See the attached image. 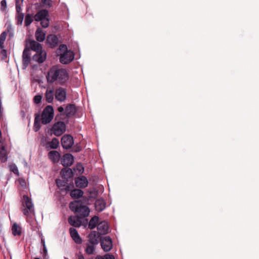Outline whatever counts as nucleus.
Listing matches in <instances>:
<instances>
[{"label": "nucleus", "instance_id": "obj_1", "mask_svg": "<svg viewBox=\"0 0 259 259\" xmlns=\"http://www.w3.org/2000/svg\"><path fill=\"white\" fill-rule=\"evenodd\" d=\"M54 116V110L52 106L47 105L44 109L40 119V115L39 112L35 114L33 130L38 132L40 127V122L42 124L46 125L50 123Z\"/></svg>", "mask_w": 259, "mask_h": 259}, {"label": "nucleus", "instance_id": "obj_2", "mask_svg": "<svg viewBox=\"0 0 259 259\" xmlns=\"http://www.w3.org/2000/svg\"><path fill=\"white\" fill-rule=\"evenodd\" d=\"M46 77L48 82L53 83L58 80L60 84L63 85L69 77L66 69L53 66L50 69Z\"/></svg>", "mask_w": 259, "mask_h": 259}, {"label": "nucleus", "instance_id": "obj_3", "mask_svg": "<svg viewBox=\"0 0 259 259\" xmlns=\"http://www.w3.org/2000/svg\"><path fill=\"white\" fill-rule=\"evenodd\" d=\"M69 207L72 211L78 214V216L81 217V219L88 217L90 213L89 208L87 206L82 205L80 201L71 202Z\"/></svg>", "mask_w": 259, "mask_h": 259}, {"label": "nucleus", "instance_id": "obj_4", "mask_svg": "<svg viewBox=\"0 0 259 259\" xmlns=\"http://www.w3.org/2000/svg\"><path fill=\"white\" fill-rule=\"evenodd\" d=\"M22 205L25 207L22 209L24 215L28 216L29 213L34 214V209L31 198L27 195H24L22 197Z\"/></svg>", "mask_w": 259, "mask_h": 259}, {"label": "nucleus", "instance_id": "obj_5", "mask_svg": "<svg viewBox=\"0 0 259 259\" xmlns=\"http://www.w3.org/2000/svg\"><path fill=\"white\" fill-rule=\"evenodd\" d=\"M89 243L87 245L85 251L90 255L93 253L95 250L94 245L97 244V233L96 231H92L88 235Z\"/></svg>", "mask_w": 259, "mask_h": 259}, {"label": "nucleus", "instance_id": "obj_6", "mask_svg": "<svg viewBox=\"0 0 259 259\" xmlns=\"http://www.w3.org/2000/svg\"><path fill=\"white\" fill-rule=\"evenodd\" d=\"M98 242H100L101 248L105 252H109L112 248V240L109 236L98 235Z\"/></svg>", "mask_w": 259, "mask_h": 259}, {"label": "nucleus", "instance_id": "obj_7", "mask_svg": "<svg viewBox=\"0 0 259 259\" xmlns=\"http://www.w3.org/2000/svg\"><path fill=\"white\" fill-rule=\"evenodd\" d=\"M66 129V123L64 121H58L56 122L50 129L51 133L56 136L59 137L65 132Z\"/></svg>", "mask_w": 259, "mask_h": 259}, {"label": "nucleus", "instance_id": "obj_8", "mask_svg": "<svg viewBox=\"0 0 259 259\" xmlns=\"http://www.w3.org/2000/svg\"><path fill=\"white\" fill-rule=\"evenodd\" d=\"M61 145L64 149H69L74 144V140L71 135L66 134L61 138Z\"/></svg>", "mask_w": 259, "mask_h": 259}, {"label": "nucleus", "instance_id": "obj_9", "mask_svg": "<svg viewBox=\"0 0 259 259\" xmlns=\"http://www.w3.org/2000/svg\"><path fill=\"white\" fill-rule=\"evenodd\" d=\"M74 58V54L71 50L66 51L60 55V62L63 64H68L71 62Z\"/></svg>", "mask_w": 259, "mask_h": 259}, {"label": "nucleus", "instance_id": "obj_10", "mask_svg": "<svg viewBox=\"0 0 259 259\" xmlns=\"http://www.w3.org/2000/svg\"><path fill=\"white\" fill-rule=\"evenodd\" d=\"M31 61L30 53L28 44H26L25 46L24 50L23 52L22 55V63L23 66L26 68Z\"/></svg>", "mask_w": 259, "mask_h": 259}, {"label": "nucleus", "instance_id": "obj_11", "mask_svg": "<svg viewBox=\"0 0 259 259\" xmlns=\"http://www.w3.org/2000/svg\"><path fill=\"white\" fill-rule=\"evenodd\" d=\"M47 58V52L45 50L41 49L35 53L32 57V60L39 64L44 63Z\"/></svg>", "mask_w": 259, "mask_h": 259}, {"label": "nucleus", "instance_id": "obj_12", "mask_svg": "<svg viewBox=\"0 0 259 259\" xmlns=\"http://www.w3.org/2000/svg\"><path fill=\"white\" fill-rule=\"evenodd\" d=\"M109 232V228L106 221H101L98 217V235H105Z\"/></svg>", "mask_w": 259, "mask_h": 259}, {"label": "nucleus", "instance_id": "obj_13", "mask_svg": "<svg viewBox=\"0 0 259 259\" xmlns=\"http://www.w3.org/2000/svg\"><path fill=\"white\" fill-rule=\"evenodd\" d=\"M46 43L51 48H55L59 45V38L55 34H49L46 39Z\"/></svg>", "mask_w": 259, "mask_h": 259}, {"label": "nucleus", "instance_id": "obj_14", "mask_svg": "<svg viewBox=\"0 0 259 259\" xmlns=\"http://www.w3.org/2000/svg\"><path fill=\"white\" fill-rule=\"evenodd\" d=\"M74 162V157L70 153H66L63 155L61 160V163L63 166H71Z\"/></svg>", "mask_w": 259, "mask_h": 259}, {"label": "nucleus", "instance_id": "obj_15", "mask_svg": "<svg viewBox=\"0 0 259 259\" xmlns=\"http://www.w3.org/2000/svg\"><path fill=\"white\" fill-rule=\"evenodd\" d=\"M26 44H27V43H28L29 45V46H28L29 51L30 50H32L36 53H38V51L42 49V45L33 39H27L26 40Z\"/></svg>", "mask_w": 259, "mask_h": 259}, {"label": "nucleus", "instance_id": "obj_16", "mask_svg": "<svg viewBox=\"0 0 259 259\" xmlns=\"http://www.w3.org/2000/svg\"><path fill=\"white\" fill-rule=\"evenodd\" d=\"M55 98L60 102L64 101L66 99V90L60 87L56 90Z\"/></svg>", "mask_w": 259, "mask_h": 259}, {"label": "nucleus", "instance_id": "obj_17", "mask_svg": "<svg viewBox=\"0 0 259 259\" xmlns=\"http://www.w3.org/2000/svg\"><path fill=\"white\" fill-rule=\"evenodd\" d=\"M60 171V175L62 178L66 180L67 181H69V179L72 178L74 176V172L68 166H64Z\"/></svg>", "mask_w": 259, "mask_h": 259}, {"label": "nucleus", "instance_id": "obj_18", "mask_svg": "<svg viewBox=\"0 0 259 259\" xmlns=\"http://www.w3.org/2000/svg\"><path fill=\"white\" fill-rule=\"evenodd\" d=\"M77 111V108L75 104H69L65 107V116L67 117H71L74 116Z\"/></svg>", "mask_w": 259, "mask_h": 259}, {"label": "nucleus", "instance_id": "obj_19", "mask_svg": "<svg viewBox=\"0 0 259 259\" xmlns=\"http://www.w3.org/2000/svg\"><path fill=\"white\" fill-rule=\"evenodd\" d=\"M81 217L71 215L68 218L69 224L74 227H79L81 225Z\"/></svg>", "mask_w": 259, "mask_h": 259}, {"label": "nucleus", "instance_id": "obj_20", "mask_svg": "<svg viewBox=\"0 0 259 259\" xmlns=\"http://www.w3.org/2000/svg\"><path fill=\"white\" fill-rule=\"evenodd\" d=\"M49 16V11L47 9H42L36 13L34 16V19L38 22Z\"/></svg>", "mask_w": 259, "mask_h": 259}, {"label": "nucleus", "instance_id": "obj_21", "mask_svg": "<svg viewBox=\"0 0 259 259\" xmlns=\"http://www.w3.org/2000/svg\"><path fill=\"white\" fill-rule=\"evenodd\" d=\"M75 184L76 187L84 188L88 186V181L85 177L82 176L75 179Z\"/></svg>", "mask_w": 259, "mask_h": 259}, {"label": "nucleus", "instance_id": "obj_22", "mask_svg": "<svg viewBox=\"0 0 259 259\" xmlns=\"http://www.w3.org/2000/svg\"><path fill=\"white\" fill-rule=\"evenodd\" d=\"M48 156L54 162H57L61 157V154L58 151L53 150L49 152Z\"/></svg>", "mask_w": 259, "mask_h": 259}, {"label": "nucleus", "instance_id": "obj_23", "mask_svg": "<svg viewBox=\"0 0 259 259\" xmlns=\"http://www.w3.org/2000/svg\"><path fill=\"white\" fill-rule=\"evenodd\" d=\"M45 33L39 28H37L35 33V36L36 40L38 42H42L45 39Z\"/></svg>", "mask_w": 259, "mask_h": 259}, {"label": "nucleus", "instance_id": "obj_24", "mask_svg": "<svg viewBox=\"0 0 259 259\" xmlns=\"http://www.w3.org/2000/svg\"><path fill=\"white\" fill-rule=\"evenodd\" d=\"M83 194V191L80 189H74L70 192V195L73 199H78L82 197Z\"/></svg>", "mask_w": 259, "mask_h": 259}, {"label": "nucleus", "instance_id": "obj_25", "mask_svg": "<svg viewBox=\"0 0 259 259\" xmlns=\"http://www.w3.org/2000/svg\"><path fill=\"white\" fill-rule=\"evenodd\" d=\"M59 145V142L56 138H53L51 142H49L47 144V147L48 146L51 148L56 149Z\"/></svg>", "mask_w": 259, "mask_h": 259}, {"label": "nucleus", "instance_id": "obj_26", "mask_svg": "<svg viewBox=\"0 0 259 259\" xmlns=\"http://www.w3.org/2000/svg\"><path fill=\"white\" fill-rule=\"evenodd\" d=\"M106 207V202L103 198H98V212L103 211Z\"/></svg>", "mask_w": 259, "mask_h": 259}, {"label": "nucleus", "instance_id": "obj_27", "mask_svg": "<svg viewBox=\"0 0 259 259\" xmlns=\"http://www.w3.org/2000/svg\"><path fill=\"white\" fill-rule=\"evenodd\" d=\"M45 96L47 102L49 103H52L54 99L53 90H50L49 91L47 90L45 94Z\"/></svg>", "mask_w": 259, "mask_h": 259}, {"label": "nucleus", "instance_id": "obj_28", "mask_svg": "<svg viewBox=\"0 0 259 259\" xmlns=\"http://www.w3.org/2000/svg\"><path fill=\"white\" fill-rule=\"evenodd\" d=\"M97 226V215H95L90 220L89 223L88 227L90 229L92 230Z\"/></svg>", "mask_w": 259, "mask_h": 259}, {"label": "nucleus", "instance_id": "obj_29", "mask_svg": "<svg viewBox=\"0 0 259 259\" xmlns=\"http://www.w3.org/2000/svg\"><path fill=\"white\" fill-rule=\"evenodd\" d=\"M39 1L42 7H46L47 9H50L53 6L52 0H39Z\"/></svg>", "mask_w": 259, "mask_h": 259}, {"label": "nucleus", "instance_id": "obj_30", "mask_svg": "<svg viewBox=\"0 0 259 259\" xmlns=\"http://www.w3.org/2000/svg\"><path fill=\"white\" fill-rule=\"evenodd\" d=\"M12 231L13 235H20L21 234V228L16 224H14L12 228Z\"/></svg>", "mask_w": 259, "mask_h": 259}, {"label": "nucleus", "instance_id": "obj_31", "mask_svg": "<svg viewBox=\"0 0 259 259\" xmlns=\"http://www.w3.org/2000/svg\"><path fill=\"white\" fill-rule=\"evenodd\" d=\"M7 36V32L4 31L0 35V49L5 48L4 42Z\"/></svg>", "mask_w": 259, "mask_h": 259}, {"label": "nucleus", "instance_id": "obj_32", "mask_svg": "<svg viewBox=\"0 0 259 259\" xmlns=\"http://www.w3.org/2000/svg\"><path fill=\"white\" fill-rule=\"evenodd\" d=\"M55 181L57 186L60 189L64 188L68 182L66 180H62L59 179H56Z\"/></svg>", "mask_w": 259, "mask_h": 259}, {"label": "nucleus", "instance_id": "obj_33", "mask_svg": "<svg viewBox=\"0 0 259 259\" xmlns=\"http://www.w3.org/2000/svg\"><path fill=\"white\" fill-rule=\"evenodd\" d=\"M75 171H77L79 175L82 174L84 171V167L80 163H77L75 167L73 168Z\"/></svg>", "mask_w": 259, "mask_h": 259}, {"label": "nucleus", "instance_id": "obj_34", "mask_svg": "<svg viewBox=\"0 0 259 259\" xmlns=\"http://www.w3.org/2000/svg\"><path fill=\"white\" fill-rule=\"evenodd\" d=\"M8 151H0V161L2 163H4L8 159Z\"/></svg>", "mask_w": 259, "mask_h": 259}, {"label": "nucleus", "instance_id": "obj_35", "mask_svg": "<svg viewBox=\"0 0 259 259\" xmlns=\"http://www.w3.org/2000/svg\"><path fill=\"white\" fill-rule=\"evenodd\" d=\"M33 22V18L32 16L30 14H27L25 16V25L26 26H29L32 22Z\"/></svg>", "mask_w": 259, "mask_h": 259}, {"label": "nucleus", "instance_id": "obj_36", "mask_svg": "<svg viewBox=\"0 0 259 259\" xmlns=\"http://www.w3.org/2000/svg\"><path fill=\"white\" fill-rule=\"evenodd\" d=\"M64 115H61L58 117V118H56V116H55V120L57 121H65V123L67 124L69 122V117H67L66 116H65V114H63Z\"/></svg>", "mask_w": 259, "mask_h": 259}, {"label": "nucleus", "instance_id": "obj_37", "mask_svg": "<svg viewBox=\"0 0 259 259\" xmlns=\"http://www.w3.org/2000/svg\"><path fill=\"white\" fill-rule=\"evenodd\" d=\"M49 17H47L40 21V24L43 28H47L49 26Z\"/></svg>", "mask_w": 259, "mask_h": 259}, {"label": "nucleus", "instance_id": "obj_38", "mask_svg": "<svg viewBox=\"0 0 259 259\" xmlns=\"http://www.w3.org/2000/svg\"><path fill=\"white\" fill-rule=\"evenodd\" d=\"M1 49V51L0 52V55L1 56V60H5L7 58V57H8L7 51L6 50L4 49V48Z\"/></svg>", "mask_w": 259, "mask_h": 259}, {"label": "nucleus", "instance_id": "obj_39", "mask_svg": "<svg viewBox=\"0 0 259 259\" xmlns=\"http://www.w3.org/2000/svg\"><path fill=\"white\" fill-rule=\"evenodd\" d=\"M9 167H10L11 171L13 172L14 174H15L17 175H19V171H18L17 166L15 165V164H14V163L11 164Z\"/></svg>", "mask_w": 259, "mask_h": 259}, {"label": "nucleus", "instance_id": "obj_40", "mask_svg": "<svg viewBox=\"0 0 259 259\" xmlns=\"http://www.w3.org/2000/svg\"><path fill=\"white\" fill-rule=\"evenodd\" d=\"M98 259H115L113 254L106 253L103 256L98 255Z\"/></svg>", "mask_w": 259, "mask_h": 259}, {"label": "nucleus", "instance_id": "obj_41", "mask_svg": "<svg viewBox=\"0 0 259 259\" xmlns=\"http://www.w3.org/2000/svg\"><path fill=\"white\" fill-rule=\"evenodd\" d=\"M66 51H68L67 50V47L66 45L65 44H62V45H60L59 48L58 49L57 51V52L58 53H60V52H66Z\"/></svg>", "mask_w": 259, "mask_h": 259}, {"label": "nucleus", "instance_id": "obj_42", "mask_svg": "<svg viewBox=\"0 0 259 259\" xmlns=\"http://www.w3.org/2000/svg\"><path fill=\"white\" fill-rule=\"evenodd\" d=\"M73 188H74V185L73 184H70V185H65V186L64 188H61V191H65L66 192L70 191V192L72 190V189Z\"/></svg>", "mask_w": 259, "mask_h": 259}, {"label": "nucleus", "instance_id": "obj_43", "mask_svg": "<svg viewBox=\"0 0 259 259\" xmlns=\"http://www.w3.org/2000/svg\"><path fill=\"white\" fill-rule=\"evenodd\" d=\"M24 16V14L23 13L18 14L17 16H16V19L17 21L18 24H22Z\"/></svg>", "mask_w": 259, "mask_h": 259}, {"label": "nucleus", "instance_id": "obj_44", "mask_svg": "<svg viewBox=\"0 0 259 259\" xmlns=\"http://www.w3.org/2000/svg\"><path fill=\"white\" fill-rule=\"evenodd\" d=\"M71 152H79L82 150L81 147L78 144H76L71 148Z\"/></svg>", "mask_w": 259, "mask_h": 259}, {"label": "nucleus", "instance_id": "obj_45", "mask_svg": "<svg viewBox=\"0 0 259 259\" xmlns=\"http://www.w3.org/2000/svg\"><path fill=\"white\" fill-rule=\"evenodd\" d=\"M57 110L59 113L56 115L57 118H58V117L61 115H64L63 114H65V110H64V108L62 106L59 107Z\"/></svg>", "mask_w": 259, "mask_h": 259}, {"label": "nucleus", "instance_id": "obj_46", "mask_svg": "<svg viewBox=\"0 0 259 259\" xmlns=\"http://www.w3.org/2000/svg\"><path fill=\"white\" fill-rule=\"evenodd\" d=\"M69 233L72 238L78 234L77 231L74 228L69 229Z\"/></svg>", "mask_w": 259, "mask_h": 259}, {"label": "nucleus", "instance_id": "obj_47", "mask_svg": "<svg viewBox=\"0 0 259 259\" xmlns=\"http://www.w3.org/2000/svg\"><path fill=\"white\" fill-rule=\"evenodd\" d=\"M7 9V2L6 0H2L1 2V10L3 12L6 11Z\"/></svg>", "mask_w": 259, "mask_h": 259}, {"label": "nucleus", "instance_id": "obj_48", "mask_svg": "<svg viewBox=\"0 0 259 259\" xmlns=\"http://www.w3.org/2000/svg\"><path fill=\"white\" fill-rule=\"evenodd\" d=\"M41 99L42 96L41 95H36L33 98V101L35 104H38L41 103Z\"/></svg>", "mask_w": 259, "mask_h": 259}, {"label": "nucleus", "instance_id": "obj_49", "mask_svg": "<svg viewBox=\"0 0 259 259\" xmlns=\"http://www.w3.org/2000/svg\"><path fill=\"white\" fill-rule=\"evenodd\" d=\"M72 239L77 244H80L82 243V239L79 236V234L73 237Z\"/></svg>", "mask_w": 259, "mask_h": 259}, {"label": "nucleus", "instance_id": "obj_50", "mask_svg": "<svg viewBox=\"0 0 259 259\" xmlns=\"http://www.w3.org/2000/svg\"><path fill=\"white\" fill-rule=\"evenodd\" d=\"M12 28L11 25L8 26L7 27L6 30L5 31L7 32V34H9V36L10 38H11L13 36L14 34L12 32Z\"/></svg>", "mask_w": 259, "mask_h": 259}, {"label": "nucleus", "instance_id": "obj_51", "mask_svg": "<svg viewBox=\"0 0 259 259\" xmlns=\"http://www.w3.org/2000/svg\"><path fill=\"white\" fill-rule=\"evenodd\" d=\"M16 3V10L17 11V13L18 14L21 13L20 12L21 11V8L20 6V5L19 4V2L17 1V2H15Z\"/></svg>", "mask_w": 259, "mask_h": 259}, {"label": "nucleus", "instance_id": "obj_52", "mask_svg": "<svg viewBox=\"0 0 259 259\" xmlns=\"http://www.w3.org/2000/svg\"><path fill=\"white\" fill-rule=\"evenodd\" d=\"M20 185L23 187H25L26 186V183L25 180L22 178H19L18 180Z\"/></svg>", "mask_w": 259, "mask_h": 259}, {"label": "nucleus", "instance_id": "obj_53", "mask_svg": "<svg viewBox=\"0 0 259 259\" xmlns=\"http://www.w3.org/2000/svg\"><path fill=\"white\" fill-rule=\"evenodd\" d=\"M7 144L5 139H1L0 140V148L2 147H7Z\"/></svg>", "mask_w": 259, "mask_h": 259}, {"label": "nucleus", "instance_id": "obj_54", "mask_svg": "<svg viewBox=\"0 0 259 259\" xmlns=\"http://www.w3.org/2000/svg\"><path fill=\"white\" fill-rule=\"evenodd\" d=\"M47 255V249L45 245H44L43 247V256L44 258Z\"/></svg>", "mask_w": 259, "mask_h": 259}, {"label": "nucleus", "instance_id": "obj_55", "mask_svg": "<svg viewBox=\"0 0 259 259\" xmlns=\"http://www.w3.org/2000/svg\"><path fill=\"white\" fill-rule=\"evenodd\" d=\"M104 190V187L101 185H98V193L99 192H103Z\"/></svg>", "mask_w": 259, "mask_h": 259}, {"label": "nucleus", "instance_id": "obj_56", "mask_svg": "<svg viewBox=\"0 0 259 259\" xmlns=\"http://www.w3.org/2000/svg\"><path fill=\"white\" fill-rule=\"evenodd\" d=\"M78 259H84L83 254L81 252H79V255L78 256Z\"/></svg>", "mask_w": 259, "mask_h": 259}, {"label": "nucleus", "instance_id": "obj_57", "mask_svg": "<svg viewBox=\"0 0 259 259\" xmlns=\"http://www.w3.org/2000/svg\"><path fill=\"white\" fill-rule=\"evenodd\" d=\"M7 147H2L0 148V151H7L6 149Z\"/></svg>", "mask_w": 259, "mask_h": 259}, {"label": "nucleus", "instance_id": "obj_58", "mask_svg": "<svg viewBox=\"0 0 259 259\" xmlns=\"http://www.w3.org/2000/svg\"><path fill=\"white\" fill-rule=\"evenodd\" d=\"M94 206H95L96 210H97V208H98V206H97V199L95 201Z\"/></svg>", "mask_w": 259, "mask_h": 259}, {"label": "nucleus", "instance_id": "obj_59", "mask_svg": "<svg viewBox=\"0 0 259 259\" xmlns=\"http://www.w3.org/2000/svg\"><path fill=\"white\" fill-rule=\"evenodd\" d=\"M41 243L44 246V245H45V240L43 238H41Z\"/></svg>", "mask_w": 259, "mask_h": 259}, {"label": "nucleus", "instance_id": "obj_60", "mask_svg": "<svg viewBox=\"0 0 259 259\" xmlns=\"http://www.w3.org/2000/svg\"><path fill=\"white\" fill-rule=\"evenodd\" d=\"M89 259H97V256H96L95 258H94L93 257H91Z\"/></svg>", "mask_w": 259, "mask_h": 259}, {"label": "nucleus", "instance_id": "obj_61", "mask_svg": "<svg viewBox=\"0 0 259 259\" xmlns=\"http://www.w3.org/2000/svg\"><path fill=\"white\" fill-rule=\"evenodd\" d=\"M2 137V132H1V131L0 130V138H1Z\"/></svg>", "mask_w": 259, "mask_h": 259}, {"label": "nucleus", "instance_id": "obj_62", "mask_svg": "<svg viewBox=\"0 0 259 259\" xmlns=\"http://www.w3.org/2000/svg\"><path fill=\"white\" fill-rule=\"evenodd\" d=\"M34 259H40L39 258H38V257H35L34 258Z\"/></svg>", "mask_w": 259, "mask_h": 259}]
</instances>
